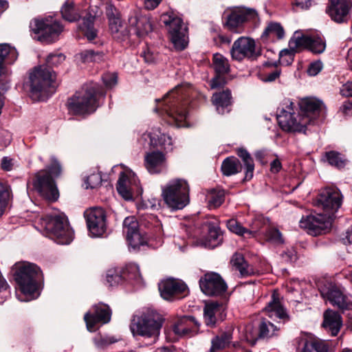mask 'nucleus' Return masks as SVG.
<instances>
[{
	"label": "nucleus",
	"instance_id": "21",
	"mask_svg": "<svg viewBox=\"0 0 352 352\" xmlns=\"http://www.w3.org/2000/svg\"><path fill=\"white\" fill-rule=\"evenodd\" d=\"M351 8V3L348 0H330L327 12L333 21L340 23L349 21Z\"/></svg>",
	"mask_w": 352,
	"mask_h": 352
},
{
	"label": "nucleus",
	"instance_id": "20",
	"mask_svg": "<svg viewBox=\"0 0 352 352\" xmlns=\"http://www.w3.org/2000/svg\"><path fill=\"white\" fill-rule=\"evenodd\" d=\"M140 141L144 147L160 146L165 150H172V138L162 133L159 128L152 129L151 131L144 133Z\"/></svg>",
	"mask_w": 352,
	"mask_h": 352
},
{
	"label": "nucleus",
	"instance_id": "35",
	"mask_svg": "<svg viewBox=\"0 0 352 352\" xmlns=\"http://www.w3.org/2000/svg\"><path fill=\"white\" fill-rule=\"evenodd\" d=\"M258 329L260 331V338H261L262 340H268L274 336H277L280 328L270 321L263 319L258 324Z\"/></svg>",
	"mask_w": 352,
	"mask_h": 352
},
{
	"label": "nucleus",
	"instance_id": "36",
	"mask_svg": "<svg viewBox=\"0 0 352 352\" xmlns=\"http://www.w3.org/2000/svg\"><path fill=\"white\" fill-rule=\"evenodd\" d=\"M221 170L224 175L230 176L242 170V165L235 157H229L223 160Z\"/></svg>",
	"mask_w": 352,
	"mask_h": 352
},
{
	"label": "nucleus",
	"instance_id": "53",
	"mask_svg": "<svg viewBox=\"0 0 352 352\" xmlns=\"http://www.w3.org/2000/svg\"><path fill=\"white\" fill-rule=\"evenodd\" d=\"M65 56L62 53H53L47 56L46 63L48 66H57L63 63Z\"/></svg>",
	"mask_w": 352,
	"mask_h": 352
},
{
	"label": "nucleus",
	"instance_id": "29",
	"mask_svg": "<svg viewBox=\"0 0 352 352\" xmlns=\"http://www.w3.org/2000/svg\"><path fill=\"white\" fill-rule=\"evenodd\" d=\"M322 326L331 336H336L342 326L341 316L336 311L327 310L324 314Z\"/></svg>",
	"mask_w": 352,
	"mask_h": 352
},
{
	"label": "nucleus",
	"instance_id": "27",
	"mask_svg": "<svg viewBox=\"0 0 352 352\" xmlns=\"http://www.w3.org/2000/svg\"><path fill=\"white\" fill-rule=\"evenodd\" d=\"M224 307L217 302L206 303L204 309V318L207 326L214 327L219 319H223Z\"/></svg>",
	"mask_w": 352,
	"mask_h": 352
},
{
	"label": "nucleus",
	"instance_id": "12",
	"mask_svg": "<svg viewBox=\"0 0 352 352\" xmlns=\"http://www.w3.org/2000/svg\"><path fill=\"white\" fill-rule=\"evenodd\" d=\"M225 26L230 31L241 34L242 25L249 21H255L258 17L257 11L244 6L233 7L227 9L225 12Z\"/></svg>",
	"mask_w": 352,
	"mask_h": 352
},
{
	"label": "nucleus",
	"instance_id": "19",
	"mask_svg": "<svg viewBox=\"0 0 352 352\" xmlns=\"http://www.w3.org/2000/svg\"><path fill=\"white\" fill-rule=\"evenodd\" d=\"M230 53L236 60L254 57L256 55L254 40L245 36L239 38L234 42Z\"/></svg>",
	"mask_w": 352,
	"mask_h": 352
},
{
	"label": "nucleus",
	"instance_id": "25",
	"mask_svg": "<svg viewBox=\"0 0 352 352\" xmlns=\"http://www.w3.org/2000/svg\"><path fill=\"white\" fill-rule=\"evenodd\" d=\"M145 166L151 174H157L166 168L165 155L160 151L146 153L144 157Z\"/></svg>",
	"mask_w": 352,
	"mask_h": 352
},
{
	"label": "nucleus",
	"instance_id": "28",
	"mask_svg": "<svg viewBox=\"0 0 352 352\" xmlns=\"http://www.w3.org/2000/svg\"><path fill=\"white\" fill-rule=\"evenodd\" d=\"M266 314L271 318L280 319L285 321L288 319V315L285 309L281 305L278 294L274 292L270 301L264 308Z\"/></svg>",
	"mask_w": 352,
	"mask_h": 352
},
{
	"label": "nucleus",
	"instance_id": "24",
	"mask_svg": "<svg viewBox=\"0 0 352 352\" xmlns=\"http://www.w3.org/2000/svg\"><path fill=\"white\" fill-rule=\"evenodd\" d=\"M204 227L208 231L207 236L201 240V245L208 248H214L222 243L223 236L219 226L213 221H207Z\"/></svg>",
	"mask_w": 352,
	"mask_h": 352
},
{
	"label": "nucleus",
	"instance_id": "26",
	"mask_svg": "<svg viewBox=\"0 0 352 352\" xmlns=\"http://www.w3.org/2000/svg\"><path fill=\"white\" fill-rule=\"evenodd\" d=\"M129 24L130 32L133 31L139 37L148 34L153 30L150 18L147 16H131L129 18Z\"/></svg>",
	"mask_w": 352,
	"mask_h": 352
},
{
	"label": "nucleus",
	"instance_id": "15",
	"mask_svg": "<svg viewBox=\"0 0 352 352\" xmlns=\"http://www.w3.org/2000/svg\"><path fill=\"white\" fill-rule=\"evenodd\" d=\"M123 232L126 234L129 245L133 250L147 243L148 238L139 230L138 222L135 217H127L123 222Z\"/></svg>",
	"mask_w": 352,
	"mask_h": 352
},
{
	"label": "nucleus",
	"instance_id": "2",
	"mask_svg": "<svg viewBox=\"0 0 352 352\" xmlns=\"http://www.w3.org/2000/svg\"><path fill=\"white\" fill-rule=\"evenodd\" d=\"M318 204L325 214L307 216L299 222L300 228L313 236L325 234L330 230L333 215L341 206L342 195L336 188H326L320 193Z\"/></svg>",
	"mask_w": 352,
	"mask_h": 352
},
{
	"label": "nucleus",
	"instance_id": "58",
	"mask_svg": "<svg viewBox=\"0 0 352 352\" xmlns=\"http://www.w3.org/2000/svg\"><path fill=\"white\" fill-rule=\"evenodd\" d=\"M104 84L107 87H112L117 83V76L116 74H105L102 77Z\"/></svg>",
	"mask_w": 352,
	"mask_h": 352
},
{
	"label": "nucleus",
	"instance_id": "60",
	"mask_svg": "<svg viewBox=\"0 0 352 352\" xmlns=\"http://www.w3.org/2000/svg\"><path fill=\"white\" fill-rule=\"evenodd\" d=\"M322 69V63L321 61H316L310 64L307 73L311 76H316Z\"/></svg>",
	"mask_w": 352,
	"mask_h": 352
},
{
	"label": "nucleus",
	"instance_id": "38",
	"mask_svg": "<svg viewBox=\"0 0 352 352\" xmlns=\"http://www.w3.org/2000/svg\"><path fill=\"white\" fill-rule=\"evenodd\" d=\"M232 340V333L227 331L216 336L211 341L210 352H217L226 348Z\"/></svg>",
	"mask_w": 352,
	"mask_h": 352
},
{
	"label": "nucleus",
	"instance_id": "6",
	"mask_svg": "<svg viewBox=\"0 0 352 352\" xmlns=\"http://www.w3.org/2000/svg\"><path fill=\"white\" fill-rule=\"evenodd\" d=\"M162 322L163 320L157 313L148 310L133 318L130 329L133 335L150 338L151 343H154L158 338Z\"/></svg>",
	"mask_w": 352,
	"mask_h": 352
},
{
	"label": "nucleus",
	"instance_id": "41",
	"mask_svg": "<svg viewBox=\"0 0 352 352\" xmlns=\"http://www.w3.org/2000/svg\"><path fill=\"white\" fill-rule=\"evenodd\" d=\"M228 228L232 232L239 236L248 235V237H254L256 233V230H249L241 226V224L235 219L228 220L227 222Z\"/></svg>",
	"mask_w": 352,
	"mask_h": 352
},
{
	"label": "nucleus",
	"instance_id": "14",
	"mask_svg": "<svg viewBox=\"0 0 352 352\" xmlns=\"http://www.w3.org/2000/svg\"><path fill=\"white\" fill-rule=\"evenodd\" d=\"M118 193L126 200L133 198V194L135 192L140 195L142 189L140 186V181L135 174L131 171L122 172L120 175L117 184Z\"/></svg>",
	"mask_w": 352,
	"mask_h": 352
},
{
	"label": "nucleus",
	"instance_id": "57",
	"mask_svg": "<svg viewBox=\"0 0 352 352\" xmlns=\"http://www.w3.org/2000/svg\"><path fill=\"white\" fill-rule=\"evenodd\" d=\"M281 259L285 263H293L297 259L296 250L293 248L287 249L280 254Z\"/></svg>",
	"mask_w": 352,
	"mask_h": 352
},
{
	"label": "nucleus",
	"instance_id": "54",
	"mask_svg": "<svg viewBox=\"0 0 352 352\" xmlns=\"http://www.w3.org/2000/svg\"><path fill=\"white\" fill-rule=\"evenodd\" d=\"M122 277L120 273L116 270H109L107 274V281L110 286L116 285L121 283Z\"/></svg>",
	"mask_w": 352,
	"mask_h": 352
},
{
	"label": "nucleus",
	"instance_id": "30",
	"mask_svg": "<svg viewBox=\"0 0 352 352\" xmlns=\"http://www.w3.org/2000/svg\"><path fill=\"white\" fill-rule=\"evenodd\" d=\"M212 104L216 107L220 114L225 113V108L231 104V93L229 89L223 90L219 93H214L212 98Z\"/></svg>",
	"mask_w": 352,
	"mask_h": 352
},
{
	"label": "nucleus",
	"instance_id": "39",
	"mask_svg": "<svg viewBox=\"0 0 352 352\" xmlns=\"http://www.w3.org/2000/svg\"><path fill=\"white\" fill-rule=\"evenodd\" d=\"M18 57V53L14 47L7 43L0 44V60L8 64L13 63Z\"/></svg>",
	"mask_w": 352,
	"mask_h": 352
},
{
	"label": "nucleus",
	"instance_id": "49",
	"mask_svg": "<svg viewBox=\"0 0 352 352\" xmlns=\"http://www.w3.org/2000/svg\"><path fill=\"white\" fill-rule=\"evenodd\" d=\"M311 40L310 46L309 47V50L314 54H321L325 50V42L320 36L318 35H313L311 36Z\"/></svg>",
	"mask_w": 352,
	"mask_h": 352
},
{
	"label": "nucleus",
	"instance_id": "62",
	"mask_svg": "<svg viewBox=\"0 0 352 352\" xmlns=\"http://www.w3.org/2000/svg\"><path fill=\"white\" fill-rule=\"evenodd\" d=\"M340 93L345 97H352V82H347L340 89Z\"/></svg>",
	"mask_w": 352,
	"mask_h": 352
},
{
	"label": "nucleus",
	"instance_id": "37",
	"mask_svg": "<svg viewBox=\"0 0 352 352\" xmlns=\"http://www.w3.org/2000/svg\"><path fill=\"white\" fill-rule=\"evenodd\" d=\"M284 30L280 23L271 22L265 29L261 38L263 40H267L268 38H271L272 40L275 38L281 39L284 37Z\"/></svg>",
	"mask_w": 352,
	"mask_h": 352
},
{
	"label": "nucleus",
	"instance_id": "18",
	"mask_svg": "<svg viewBox=\"0 0 352 352\" xmlns=\"http://www.w3.org/2000/svg\"><path fill=\"white\" fill-rule=\"evenodd\" d=\"M201 291L207 296H219L227 289V285L219 274L207 273L199 280Z\"/></svg>",
	"mask_w": 352,
	"mask_h": 352
},
{
	"label": "nucleus",
	"instance_id": "9",
	"mask_svg": "<svg viewBox=\"0 0 352 352\" xmlns=\"http://www.w3.org/2000/svg\"><path fill=\"white\" fill-rule=\"evenodd\" d=\"M189 185L186 180L175 179L162 187V196L169 208L173 210H182L189 204Z\"/></svg>",
	"mask_w": 352,
	"mask_h": 352
},
{
	"label": "nucleus",
	"instance_id": "64",
	"mask_svg": "<svg viewBox=\"0 0 352 352\" xmlns=\"http://www.w3.org/2000/svg\"><path fill=\"white\" fill-rule=\"evenodd\" d=\"M342 240L345 244L352 243V226L346 231Z\"/></svg>",
	"mask_w": 352,
	"mask_h": 352
},
{
	"label": "nucleus",
	"instance_id": "23",
	"mask_svg": "<svg viewBox=\"0 0 352 352\" xmlns=\"http://www.w3.org/2000/svg\"><path fill=\"white\" fill-rule=\"evenodd\" d=\"M186 289V285L178 279L168 278L159 284L160 295L165 300H170L175 295L184 294Z\"/></svg>",
	"mask_w": 352,
	"mask_h": 352
},
{
	"label": "nucleus",
	"instance_id": "22",
	"mask_svg": "<svg viewBox=\"0 0 352 352\" xmlns=\"http://www.w3.org/2000/svg\"><path fill=\"white\" fill-rule=\"evenodd\" d=\"M111 311L106 305H98L94 307V312L87 313L84 319L87 324V328L89 331H94V326L98 322L106 324L110 321Z\"/></svg>",
	"mask_w": 352,
	"mask_h": 352
},
{
	"label": "nucleus",
	"instance_id": "10",
	"mask_svg": "<svg viewBox=\"0 0 352 352\" xmlns=\"http://www.w3.org/2000/svg\"><path fill=\"white\" fill-rule=\"evenodd\" d=\"M30 28L34 34V38L44 42L52 43L56 41L63 30V25L52 16L34 19Z\"/></svg>",
	"mask_w": 352,
	"mask_h": 352
},
{
	"label": "nucleus",
	"instance_id": "42",
	"mask_svg": "<svg viewBox=\"0 0 352 352\" xmlns=\"http://www.w3.org/2000/svg\"><path fill=\"white\" fill-rule=\"evenodd\" d=\"M231 263L236 270L239 271L242 276H248L252 273V269L241 254H234L232 258Z\"/></svg>",
	"mask_w": 352,
	"mask_h": 352
},
{
	"label": "nucleus",
	"instance_id": "59",
	"mask_svg": "<svg viewBox=\"0 0 352 352\" xmlns=\"http://www.w3.org/2000/svg\"><path fill=\"white\" fill-rule=\"evenodd\" d=\"M226 83V80L223 75L217 74L210 81V87L212 89H217L222 87Z\"/></svg>",
	"mask_w": 352,
	"mask_h": 352
},
{
	"label": "nucleus",
	"instance_id": "31",
	"mask_svg": "<svg viewBox=\"0 0 352 352\" xmlns=\"http://www.w3.org/2000/svg\"><path fill=\"white\" fill-rule=\"evenodd\" d=\"M60 12L63 18L69 22L76 21L80 17V8L73 0H67L63 5Z\"/></svg>",
	"mask_w": 352,
	"mask_h": 352
},
{
	"label": "nucleus",
	"instance_id": "47",
	"mask_svg": "<svg viewBox=\"0 0 352 352\" xmlns=\"http://www.w3.org/2000/svg\"><path fill=\"white\" fill-rule=\"evenodd\" d=\"M10 197V187L7 184L0 182V217L5 212Z\"/></svg>",
	"mask_w": 352,
	"mask_h": 352
},
{
	"label": "nucleus",
	"instance_id": "48",
	"mask_svg": "<svg viewBox=\"0 0 352 352\" xmlns=\"http://www.w3.org/2000/svg\"><path fill=\"white\" fill-rule=\"evenodd\" d=\"M80 58L84 63L97 62L102 60L104 54L100 51H94L93 50H86L81 52L79 54Z\"/></svg>",
	"mask_w": 352,
	"mask_h": 352
},
{
	"label": "nucleus",
	"instance_id": "52",
	"mask_svg": "<svg viewBox=\"0 0 352 352\" xmlns=\"http://www.w3.org/2000/svg\"><path fill=\"white\" fill-rule=\"evenodd\" d=\"M325 156L327 160L331 166L341 168L344 165V160H342L340 154L336 151L327 152Z\"/></svg>",
	"mask_w": 352,
	"mask_h": 352
},
{
	"label": "nucleus",
	"instance_id": "1",
	"mask_svg": "<svg viewBox=\"0 0 352 352\" xmlns=\"http://www.w3.org/2000/svg\"><path fill=\"white\" fill-rule=\"evenodd\" d=\"M323 107L322 102L317 98H305L300 101L296 114L294 103L285 99L278 109L277 120L285 131L305 133L309 126L318 123L317 119Z\"/></svg>",
	"mask_w": 352,
	"mask_h": 352
},
{
	"label": "nucleus",
	"instance_id": "34",
	"mask_svg": "<svg viewBox=\"0 0 352 352\" xmlns=\"http://www.w3.org/2000/svg\"><path fill=\"white\" fill-rule=\"evenodd\" d=\"M95 19V16L89 13L82 19V23L79 25V28L89 41H93L97 36V30L94 28Z\"/></svg>",
	"mask_w": 352,
	"mask_h": 352
},
{
	"label": "nucleus",
	"instance_id": "44",
	"mask_svg": "<svg viewBox=\"0 0 352 352\" xmlns=\"http://www.w3.org/2000/svg\"><path fill=\"white\" fill-rule=\"evenodd\" d=\"M327 344L320 340L309 339L305 342L302 352H327Z\"/></svg>",
	"mask_w": 352,
	"mask_h": 352
},
{
	"label": "nucleus",
	"instance_id": "17",
	"mask_svg": "<svg viewBox=\"0 0 352 352\" xmlns=\"http://www.w3.org/2000/svg\"><path fill=\"white\" fill-rule=\"evenodd\" d=\"M321 296L325 300L341 309H351L352 308L351 297L344 294V290L335 285H329L321 291Z\"/></svg>",
	"mask_w": 352,
	"mask_h": 352
},
{
	"label": "nucleus",
	"instance_id": "45",
	"mask_svg": "<svg viewBox=\"0 0 352 352\" xmlns=\"http://www.w3.org/2000/svg\"><path fill=\"white\" fill-rule=\"evenodd\" d=\"M210 208L219 207L225 199V192L222 189H212L208 194Z\"/></svg>",
	"mask_w": 352,
	"mask_h": 352
},
{
	"label": "nucleus",
	"instance_id": "40",
	"mask_svg": "<svg viewBox=\"0 0 352 352\" xmlns=\"http://www.w3.org/2000/svg\"><path fill=\"white\" fill-rule=\"evenodd\" d=\"M237 155L241 157L245 166V179L250 180L253 177V172L254 169V164L252 158L250 153L243 148H239L237 151Z\"/></svg>",
	"mask_w": 352,
	"mask_h": 352
},
{
	"label": "nucleus",
	"instance_id": "8",
	"mask_svg": "<svg viewBox=\"0 0 352 352\" xmlns=\"http://www.w3.org/2000/svg\"><path fill=\"white\" fill-rule=\"evenodd\" d=\"M61 173V166L57 160L52 157L48 171L38 172L33 181L34 188L39 195L49 201H54L58 198V191L51 175L58 177Z\"/></svg>",
	"mask_w": 352,
	"mask_h": 352
},
{
	"label": "nucleus",
	"instance_id": "61",
	"mask_svg": "<svg viewBox=\"0 0 352 352\" xmlns=\"http://www.w3.org/2000/svg\"><path fill=\"white\" fill-rule=\"evenodd\" d=\"M106 14L108 17L109 21L112 19H117L120 17V14L119 11L116 9V8L109 4L107 6Z\"/></svg>",
	"mask_w": 352,
	"mask_h": 352
},
{
	"label": "nucleus",
	"instance_id": "32",
	"mask_svg": "<svg viewBox=\"0 0 352 352\" xmlns=\"http://www.w3.org/2000/svg\"><path fill=\"white\" fill-rule=\"evenodd\" d=\"M109 29L113 36L118 40H124L128 38L130 30L122 24L120 17L112 19L109 21Z\"/></svg>",
	"mask_w": 352,
	"mask_h": 352
},
{
	"label": "nucleus",
	"instance_id": "56",
	"mask_svg": "<svg viewBox=\"0 0 352 352\" xmlns=\"http://www.w3.org/2000/svg\"><path fill=\"white\" fill-rule=\"evenodd\" d=\"M102 182L101 175L99 173H94L89 175L86 180V188H95L98 187Z\"/></svg>",
	"mask_w": 352,
	"mask_h": 352
},
{
	"label": "nucleus",
	"instance_id": "16",
	"mask_svg": "<svg viewBox=\"0 0 352 352\" xmlns=\"http://www.w3.org/2000/svg\"><path fill=\"white\" fill-rule=\"evenodd\" d=\"M87 225L92 236H102L106 231V214L101 208H90L85 212Z\"/></svg>",
	"mask_w": 352,
	"mask_h": 352
},
{
	"label": "nucleus",
	"instance_id": "46",
	"mask_svg": "<svg viewBox=\"0 0 352 352\" xmlns=\"http://www.w3.org/2000/svg\"><path fill=\"white\" fill-rule=\"evenodd\" d=\"M190 324H193L196 327H197L199 324L194 317H185L180 323L174 326L173 331L175 334L180 336H187L190 333L191 329L190 328L185 327V324L188 325Z\"/></svg>",
	"mask_w": 352,
	"mask_h": 352
},
{
	"label": "nucleus",
	"instance_id": "33",
	"mask_svg": "<svg viewBox=\"0 0 352 352\" xmlns=\"http://www.w3.org/2000/svg\"><path fill=\"white\" fill-rule=\"evenodd\" d=\"M311 36L299 32H296L289 42V46L293 47L296 52L302 49H308L311 42Z\"/></svg>",
	"mask_w": 352,
	"mask_h": 352
},
{
	"label": "nucleus",
	"instance_id": "55",
	"mask_svg": "<svg viewBox=\"0 0 352 352\" xmlns=\"http://www.w3.org/2000/svg\"><path fill=\"white\" fill-rule=\"evenodd\" d=\"M267 239L272 243L280 244L283 243L282 234L277 229H270L267 232Z\"/></svg>",
	"mask_w": 352,
	"mask_h": 352
},
{
	"label": "nucleus",
	"instance_id": "43",
	"mask_svg": "<svg viewBox=\"0 0 352 352\" xmlns=\"http://www.w3.org/2000/svg\"><path fill=\"white\" fill-rule=\"evenodd\" d=\"M213 65L217 74L225 75L230 71L228 60L220 54L214 55Z\"/></svg>",
	"mask_w": 352,
	"mask_h": 352
},
{
	"label": "nucleus",
	"instance_id": "50",
	"mask_svg": "<svg viewBox=\"0 0 352 352\" xmlns=\"http://www.w3.org/2000/svg\"><path fill=\"white\" fill-rule=\"evenodd\" d=\"M260 331L258 328L255 329L252 325H248L245 330V338L246 341L251 345H254L256 342L261 339L260 338Z\"/></svg>",
	"mask_w": 352,
	"mask_h": 352
},
{
	"label": "nucleus",
	"instance_id": "3",
	"mask_svg": "<svg viewBox=\"0 0 352 352\" xmlns=\"http://www.w3.org/2000/svg\"><path fill=\"white\" fill-rule=\"evenodd\" d=\"M190 91V85L184 83L176 86L164 97L162 110L168 116L170 124L177 127L186 126L187 102L185 100Z\"/></svg>",
	"mask_w": 352,
	"mask_h": 352
},
{
	"label": "nucleus",
	"instance_id": "51",
	"mask_svg": "<svg viewBox=\"0 0 352 352\" xmlns=\"http://www.w3.org/2000/svg\"><path fill=\"white\" fill-rule=\"evenodd\" d=\"M296 52H297L291 47H289V49H284L281 50L279 54V61L280 64L285 65L292 64Z\"/></svg>",
	"mask_w": 352,
	"mask_h": 352
},
{
	"label": "nucleus",
	"instance_id": "4",
	"mask_svg": "<svg viewBox=\"0 0 352 352\" xmlns=\"http://www.w3.org/2000/svg\"><path fill=\"white\" fill-rule=\"evenodd\" d=\"M15 281L19 286L24 298L19 296L21 301H29L35 298L38 289L37 280L41 276L40 268L29 262L16 263L13 268Z\"/></svg>",
	"mask_w": 352,
	"mask_h": 352
},
{
	"label": "nucleus",
	"instance_id": "7",
	"mask_svg": "<svg viewBox=\"0 0 352 352\" xmlns=\"http://www.w3.org/2000/svg\"><path fill=\"white\" fill-rule=\"evenodd\" d=\"M56 75L46 66L35 67L30 73V84L32 96L36 100H43L55 89Z\"/></svg>",
	"mask_w": 352,
	"mask_h": 352
},
{
	"label": "nucleus",
	"instance_id": "5",
	"mask_svg": "<svg viewBox=\"0 0 352 352\" xmlns=\"http://www.w3.org/2000/svg\"><path fill=\"white\" fill-rule=\"evenodd\" d=\"M41 226L47 232L49 237L58 244L67 245L74 238L66 217L58 211H54L41 218Z\"/></svg>",
	"mask_w": 352,
	"mask_h": 352
},
{
	"label": "nucleus",
	"instance_id": "13",
	"mask_svg": "<svg viewBox=\"0 0 352 352\" xmlns=\"http://www.w3.org/2000/svg\"><path fill=\"white\" fill-rule=\"evenodd\" d=\"M164 23L169 25L170 38L174 47L177 50H184L188 43L187 28L179 17L168 16V20Z\"/></svg>",
	"mask_w": 352,
	"mask_h": 352
},
{
	"label": "nucleus",
	"instance_id": "11",
	"mask_svg": "<svg viewBox=\"0 0 352 352\" xmlns=\"http://www.w3.org/2000/svg\"><path fill=\"white\" fill-rule=\"evenodd\" d=\"M68 109L74 114L85 115L94 112L97 107L96 90L90 87L76 93L68 100Z\"/></svg>",
	"mask_w": 352,
	"mask_h": 352
},
{
	"label": "nucleus",
	"instance_id": "63",
	"mask_svg": "<svg viewBox=\"0 0 352 352\" xmlns=\"http://www.w3.org/2000/svg\"><path fill=\"white\" fill-rule=\"evenodd\" d=\"M280 74V72L278 69H276L275 71L266 74L263 80L265 82H272L279 77Z\"/></svg>",
	"mask_w": 352,
	"mask_h": 352
}]
</instances>
